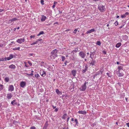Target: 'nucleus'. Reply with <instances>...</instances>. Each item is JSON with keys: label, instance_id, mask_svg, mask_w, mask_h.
Returning <instances> with one entry per match:
<instances>
[{"label": "nucleus", "instance_id": "1", "mask_svg": "<svg viewBox=\"0 0 129 129\" xmlns=\"http://www.w3.org/2000/svg\"><path fill=\"white\" fill-rule=\"evenodd\" d=\"M58 50L56 49H55L53 50L51 52V57H53V58H55V57H57L58 55L57 54V53Z\"/></svg>", "mask_w": 129, "mask_h": 129}, {"label": "nucleus", "instance_id": "2", "mask_svg": "<svg viewBox=\"0 0 129 129\" xmlns=\"http://www.w3.org/2000/svg\"><path fill=\"white\" fill-rule=\"evenodd\" d=\"M86 84H88V82H85L79 88V89L80 91H84L86 89Z\"/></svg>", "mask_w": 129, "mask_h": 129}, {"label": "nucleus", "instance_id": "3", "mask_svg": "<svg viewBox=\"0 0 129 129\" xmlns=\"http://www.w3.org/2000/svg\"><path fill=\"white\" fill-rule=\"evenodd\" d=\"M98 9L101 12H104L105 9V6L103 5H99Z\"/></svg>", "mask_w": 129, "mask_h": 129}, {"label": "nucleus", "instance_id": "4", "mask_svg": "<svg viewBox=\"0 0 129 129\" xmlns=\"http://www.w3.org/2000/svg\"><path fill=\"white\" fill-rule=\"evenodd\" d=\"M79 55L82 58H84L86 55V53L83 51H81L80 52Z\"/></svg>", "mask_w": 129, "mask_h": 129}, {"label": "nucleus", "instance_id": "5", "mask_svg": "<svg viewBox=\"0 0 129 129\" xmlns=\"http://www.w3.org/2000/svg\"><path fill=\"white\" fill-rule=\"evenodd\" d=\"M95 51H94L93 52H90V58L91 59H93V57L95 55Z\"/></svg>", "mask_w": 129, "mask_h": 129}, {"label": "nucleus", "instance_id": "6", "mask_svg": "<svg viewBox=\"0 0 129 129\" xmlns=\"http://www.w3.org/2000/svg\"><path fill=\"white\" fill-rule=\"evenodd\" d=\"M24 41L25 40L24 39H22L20 38L18 39V40L17 41V42L18 43L20 44H21L22 43V42H24Z\"/></svg>", "mask_w": 129, "mask_h": 129}, {"label": "nucleus", "instance_id": "7", "mask_svg": "<svg viewBox=\"0 0 129 129\" xmlns=\"http://www.w3.org/2000/svg\"><path fill=\"white\" fill-rule=\"evenodd\" d=\"M96 31L95 29V28H93L91 29H90L86 31V34H90L93 32Z\"/></svg>", "mask_w": 129, "mask_h": 129}, {"label": "nucleus", "instance_id": "8", "mask_svg": "<svg viewBox=\"0 0 129 129\" xmlns=\"http://www.w3.org/2000/svg\"><path fill=\"white\" fill-rule=\"evenodd\" d=\"M26 83L24 81H22L21 82L20 84V85L21 87L24 88L26 85Z\"/></svg>", "mask_w": 129, "mask_h": 129}, {"label": "nucleus", "instance_id": "9", "mask_svg": "<svg viewBox=\"0 0 129 129\" xmlns=\"http://www.w3.org/2000/svg\"><path fill=\"white\" fill-rule=\"evenodd\" d=\"M14 87L13 85H10L9 86L8 90L12 91L14 90Z\"/></svg>", "mask_w": 129, "mask_h": 129}, {"label": "nucleus", "instance_id": "10", "mask_svg": "<svg viewBox=\"0 0 129 129\" xmlns=\"http://www.w3.org/2000/svg\"><path fill=\"white\" fill-rule=\"evenodd\" d=\"M12 94L11 93H9L7 94V98L8 99H11L12 97Z\"/></svg>", "mask_w": 129, "mask_h": 129}, {"label": "nucleus", "instance_id": "11", "mask_svg": "<svg viewBox=\"0 0 129 129\" xmlns=\"http://www.w3.org/2000/svg\"><path fill=\"white\" fill-rule=\"evenodd\" d=\"M46 19V16H44V15L42 16V18L41 19V21H44L45 19Z\"/></svg>", "mask_w": 129, "mask_h": 129}, {"label": "nucleus", "instance_id": "12", "mask_svg": "<svg viewBox=\"0 0 129 129\" xmlns=\"http://www.w3.org/2000/svg\"><path fill=\"white\" fill-rule=\"evenodd\" d=\"M71 73L73 76L75 77L76 75V71L75 70H74L72 71Z\"/></svg>", "mask_w": 129, "mask_h": 129}, {"label": "nucleus", "instance_id": "13", "mask_svg": "<svg viewBox=\"0 0 129 129\" xmlns=\"http://www.w3.org/2000/svg\"><path fill=\"white\" fill-rule=\"evenodd\" d=\"M95 63L96 62L95 60H94L93 59H92V60L91 62L89 63L90 65L93 66L95 64Z\"/></svg>", "mask_w": 129, "mask_h": 129}, {"label": "nucleus", "instance_id": "14", "mask_svg": "<svg viewBox=\"0 0 129 129\" xmlns=\"http://www.w3.org/2000/svg\"><path fill=\"white\" fill-rule=\"evenodd\" d=\"M78 113L81 114H85L86 113V112L85 111H79Z\"/></svg>", "mask_w": 129, "mask_h": 129}, {"label": "nucleus", "instance_id": "15", "mask_svg": "<svg viewBox=\"0 0 129 129\" xmlns=\"http://www.w3.org/2000/svg\"><path fill=\"white\" fill-rule=\"evenodd\" d=\"M17 20V19L16 18H13L12 19L9 20V21L10 22H12L14 21H15Z\"/></svg>", "mask_w": 129, "mask_h": 129}, {"label": "nucleus", "instance_id": "16", "mask_svg": "<svg viewBox=\"0 0 129 129\" xmlns=\"http://www.w3.org/2000/svg\"><path fill=\"white\" fill-rule=\"evenodd\" d=\"M9 67L11 69H14L16 67L15 65L12 64L9 66Z\"/></svg>", "mask_w": 129, "mask_h": 129}, {"label": "nucleus", "instance_id": "17", "mask_svg": "<svg viewBox=\"0 0 129 129\" xmlns=\"http://www.w3.org/2000/svg\"><path fill=\"white\" fill-rule=\"evenodd\" d=\"M121 45V43L120 42L117 43L115 47L117 48H119Z\"/></svg>", "mask_w": 129, "mask_h": 129}, {"label": "nucleus", "instance_id": "18", "mask_svg": "<svg viewBox=\"0 0 129 129\" xmlns=\"http://www.w3.org/2000/svg\"><path fill=\"white\" fill-rule=\"evenodd\" d=\"M119 74H118V76L119 77H121L123 76L124 75L123 74L121 73H120V71H118Z\"/></svg>", "mask_w": 129, "mask_h": 129}, {"label": "nucleus", "instance_id": "19", "mask_svg": "<svg viewBox=\"0 0 129 129\" xmlns=\"http://www.w3.org/2000/svg\"><path fill=\"white\" fill-rule=\"evenodd\" d=\"M40 74L43 77H44L45 76L46 72L45 71H43V72L41 73V72L40 73Z\"/></svg>", "mask_w": 129, "mask_h": 129}, {"label": "nucleus", "instance_id": "20", "mask_svg": "<svg viewBox=\"0 0 129 129\" xmlns=\"http://www.w3.org/2000/svg\"><path fill=\"white\" fill-rule=\"evenodd\" d=\"M128 39V37L127 35H125L123 36V39L125 40H127Z\"/></svg>", "mask_w": 129, "mask_h": 129}, {"label": "nucleus", "instance_id": "21", "mask_svg": "<svg viewBox=\"0 0 129 129\" xmlns=\"http://www.w3.org/2000/svg\"><path fill=\"white\" fill-rule=\"evenodd\" d=\"M56 92L59 95L60 94H61L62 93L60 91H59L58 89H57L56 90Z\"/></svg>", "mask_w": 129, "mask_h": 129}, {"label": "nucleus", "instance_id": "22", "mask_svg": "<svg viewBox=\"0 0 129 129\" xmlns=\"http://www.w3.org/2000/svg\"><path fill=\"white\" fill-rule=\"evenodd\" d=\"M123 67L120 66H119L118 67V71H120V70H122Z\"/></svg>", "mask_w": 129, "mask_h": 129}, {"label": "nucleus", "instance_id": "23", "mask_svg": "<svg viewBox=\"0 0 129 129\" xmlns=\"http://www.w3.org/2000/svg\"><path fill=\"white\" fill-rule=\"evenodd\" d=\"M9 78L8 77H6L5 79V81L7 82H8L9 81Z\"/></svg>", "mask_w": 129, "mask_h": 129}, {"label": "nucleus", "instance_id": "24", "mask_svg": "<svg viewBox=\"0 0 129 129\" xmlns=\"http://www.w3.org/2000/svg\"><path fill=\"white\" fill-rule=\"evenodd\" d=\"M3 86V85L0 84V91L4 89Z\"/></svg>", "mask_w": 129, "mask_h": 129}, {"label": "nucleus", "instance_id": "25", "mask_svg": "<svg viewBox=\"0 0 129 129\" xmlns=\"http://www.w3.org/2000/svg\"><path fill=\"white\" fill-rule=\"evenodd\" d=\"M67 114H64L62 116V118L63 119H66V118L65 117L67 116Z\"/></svg>", "mask_w": 129, "mask_h": 129}, {"label": "nucleus", "instance_id": "26", "mask_svg": "<svg viewBox=\"0 0 129 129\" xmlns=\"http://www.w3.org/2000/svg\"><path fill=\"white\" fill-rule=\"evenodd\" d=\"M44 32L43 31H41L40 33H39V34H38V35H37V36H39L40 35H41V34H44Z\"/></svg>", "mask_w": 129, "mask_h": 129}, {"label": "nucleus", "instance_id": "27", "mask_svg": "<svg viewBox=\"0 0 129 129\" xmlns=\"http://www.w3.org/2000/svg\"><path fill=\"white\" fill-rule=\"evenodd\" d=\"M35 77L37 78H38L39 77H40V76L38 74H35Z\"/></svg>", "mask_w": 129, "mask_h": 129}, {"label": "nucleus", "instance_id": "28", "mask_svg": "<svg viewBox=\"0 0 129 129\" xmlns=\"http://www.w3.org/2000/svg\"><path fill=\"white\" fill-rule=\"evenodd\" d=\"M62 61H64L65 59V58L64 56H61Z\"/></svg>", "mask_w": 129, "mask_h": 129}, {"label": "nucleus", "instance_id": "29", "mask_svg": "<svg viewBox=\"0 0 129 129\" xmlns=\"http://www.w3.org/2000/svg\"><path fill=\"white\" fill-rule=\"evenodd\" d=\"M101 43L100 41H97L96 43V45L100 46L101 45Z\"/></svg>", "mask_w": 129, "mask_h": 129}, {"label": "nucleus", "instance_id": "30", "mask_svg": "<svg viewBox=\"0 0 129 129\" xmlns=\"http://www.w3.org/2000/svg\"><path fill=\"white\" fill-rule=\"evenodd\" d=\"M5 58V60H5V61H6L7 60H10L11 59L9 57H6Z\"/></svg>", "mask_w": 129, "mask_h": 129}, {"label": "nucleus", "instance_id": "31", "mask_svg": "<svg viewBox=\"0 0 129 129\" xmlns=\"http://www.w3.org/2000/svg\"><path fill=\"white\" fill-rule=\"evenodd\" d=\"M16 102V100H14L12 101L11 102V104L14 105V104L15 102Z\"/></svg>", "mask_w": 129, "mask_h": 129}, {"label": "nucleus", "instance_id": "32", "mask_svg": "<svg viewBox=\"0 0 129 129\" xmlns=\"http://www.w3.org/2000/svg\"><path fill=\"white\" fill-rule=\"evenodd\" d=\"M5 58H0V61H5Z\"/></svg>", "mask_w": 129, "mask_h": 129}, {"label": "nucleus", "instance_id": "33", "mask_svg": "<svg viewBox=\"0 0 129 129\" xmlns=\"http://www.w3.org/2000/svg\"><path fill=\"white\" fill-rule=\"evenodd\" d=\"M26 75L29 76H33L34 75V74H32V73H30V74H29L28 73H26Z\"/></svg>", "mask_w": 129, "mask_h": 129}, {"label": "nucleus", "instance_id": "34", "mask_svg": "<svg viewBox=\"0 0 129 129\" xmlns=\"http://www.w3.org/2000/svg\"><path fill=\"white\" fill-rule=\"evenodd\" d=\"M67 63H69V62L68 61H67V60L65 61V62H64V65H63V66H65L66 65H67Z\"/></svg>", "mask_w": 129, "mask_h": 129}, {"label": "nucleus", "instance_id": "35", "mask_svg": "<svg viewBox=\"0 0 129 129\" xmlns=\"http://www.w3.org/2000/svg\"><path fill=\"white\" fill-rule=\"evenodd\" d=\"M13 55L12 54H11L9 55V57L11 58V59L13 58Z\"/></svg>", "mask_w": 129, "mask_h": 129}, {"label": "nucleus", "instance_id": "36", "mask_svg": "<svg viewBox=\"0 0 129 129\" xmlns=\"http://www.w3.org/2000/svg\"><path fill=\"white\" fill-rule=\"evenodd\" d=\"M78 48H77L75 49V50H74L75 52H76L78 51H79V50H78Z\"/></svg>", "mask_w": 129, "mask_h": 129}, {"label": "nucleus", "instance_id": "37", "mask_svg": "<svg viewBox=\"0 0 129 129\" xmlns=\"http://www.w3.org/2000/svg\"><path fill=\"white\" fill-rule=\"evenodd\" d=\"M114 24L115 25V26H117L118 24V22L117 21H116L114 23Z\"/></svg>", "mask_w": 129, "mask_h": 129}, {"label": "nucleus", "instance_id": "38", "mask_svg": "<svg viewBox=\"0 0 129 129\" xmlns=\"http://www.w3.org/2000/svg\"><path fill=\"white\" fill-rule=\"evenodd\" d=\"M37 43H38V42L37 41H36L35 42H34V43L31 44V45H34V44H36Z\"/></svg>", "mask_w": 129, "mask_h": 129}, {"label": "nucleus", "instance_id": "39", "mask_svg": "<svg viewBox=\"0 0 129 129\" xmlns=\"http://www.w3.org/2000/svg\"><path fill=\"white\" fill-rule=\"evenodd\" d=\"M40 2L41 4L42 5H44V1L43 0H41Z\"/></svg>", "mask_w": 129, "mask_h": 129}, {"label": "nucleus", "instance_id": "40", "mask_svg": "<svg viewBox=\"0 0 129 129\" xmlns=\"http://www.w3.org/2000/svg\"><path fill=\"white\" fill-rule=\"evenodd\" d=\"M126 17V16L124 14L123 15H121V17L122 18L125 17Z\"/></svg>", "mask_w": 129, "mask_h": 129}, {"label": "nucleus", "instance_id": "41", "mask_svg": "<svg viewBox=\"0 0 129 129\" xmlns=\"http://www.w3.org/2000/svg\"><path fill=\"white\" fill-rule=\"evenodd\" d=\"M20 48V47H18L17 48H13V50H19Z\"/></svg>", "mask_w": 129, "mask_h": 129}, {"label": "nucleus", "instance_id": "42", "mask_svg": "<svg viewBox=\"0 0 129 129\" xmlns=\"http://www.w3.org/2000/svg\"><path fill=\"white\" fill-rule=\"evenodd\" d=\"M78 29H76L73 31V33L76 34V33Z\"/></svg>", "mask_w": 129, "mask_h": 129}, {"label": "nucleus", "instance_id": "43", "mask_svg": "<svg viewBox=\"0 0 129 129\" xmlns=\"http://www.w3.org/2000/svg\"><path fill=\"white\" fill-rule=\"evenodd\" d=\"M88 69V66L86 65L85 66L84 69H85L86 71Z\"/></svg>", "mask_w": 129, "mask_h": 129}, {"label": "nucleus", "instance_id": "44", "mask_svg": "<svg viewBox=\"0 0 129 129\" xmlns=\"http://www.w3.org/2000/svg\"><path fill=\"white\" fill-rule=\"evenodd\" d=\"M87 71L85 69H83L82 70V72L83 73H85V72Z\"/></svg>", "mask_w": 129, "mask_h": 129}, {"label": "nucleus", "instance_id": "45", "mask_svg": "<svg viewBox=\"0 0 129 129\" xmlns=\"http://www.w3.org/2000/svg\"><path fill=\"white\" fill-rule=\"evenodd\" d=\"M102 52L104 54H106V51L105 50H103L102 51Z\"/></svg>", "mask_w": 129, "mask_h": 129}, {"label": "nucleus", "instance_id": "46", "mask_svg": "<svg viewBox=\"0 0 129 129\" xmlns=\"http://www.w3.org/2000/svg\"><path fill=\"white\" fill-rule=\"evenodd\" d=\"M42 40V39H38L37 41V42L38 43L40 41L41 42V41Z\"/></svg>", "mask_w": 129, "mask_h": 129}, {"label": "nucleus", "instance_id": "47", "mask_svg": "<svg viewBox=\"0 0 129 129\" xmlns=\"http://www.w3.org/2000/svg\"><path fill=\"white\" fill-rule=\"evenodd\" d=\"M75 122L76 123V124H77L78 123V120H77V119H75Z\"/></svg>", "mask_w": 129, "mask_h": 129}, {"label": "nucleus", "instance_id": "48", "mask_svg": "<svg viewBox=\"0 0 129 129\" xmlns=\"http://www.w3.org/2000/svg\"><path fill=\"white\" fill-rule=\"evenodd\" d=\"M30 129H36V127L34 126H32L30 127Z\"/></svg>", "mask_w": 129, "mask_h": 129}, {"label": "nucleus", "instance_id": "49", "mask_svg": "<svg viewBox=\"0 0 129 129\" xmlns=\"http://www.w3.org/2000/svg\"><path fill=\"white\" fill-rule=\"evenodd\" d=\"M13 122L14 124H16V123H17L18 122L17 121L14 120L13 121Z\"/></svg>", "mask_w": 129, "mask_h": 129}, {"label": "nucleus", "instance_id": "50", "mask_svg": "<svg viewBox=\"0 0 129 129\" xmlns=\"http://www.w3.org/2000/svg\"><path fill=\"white\" fill-rule=\"evenodd\" d=\"M58 108H56L55 109L54 111L56 112H57L58 111Z\"/></svg>", "mask_w": 129, "mask_h": 129}, {"label": "nucleus", "instance_id": "51", "mask_svg": "<svg viewBox=\"0 0 129 129\" xmlns=\"http://www.w3.org/2000/svg\"><path fill=\"white\" fill-rule=\"evenodd\" d=\"M28 63L29 64V65L31 66L32 65V63L30 61H29L28 62Z\"/></svg>", "mask_w": 129, "mask_h": 129}, {"label": "nucleus", "instance_id": "52", "mask_svg": "<svg viewBox=\"0 0 129 129\" xmlns=\"http://www.w3.org/2000/svg\"><path fill=\"white\" fill-rule=\"evenodd\" d=\"M129 14V13H128V12H126L124 14H125V15L126 16V15H128Z\"/></svg>", "mask_w": 129, "mask_h": 129}, {"label": "nucleus", "instance_id": "53", "mask_svg": "<svg viewBox=\"0 0 129 129\" xmlns=\"http://www.w3.org/2000/svg\"><path fill=\"white\" fill-rule=\"evenodd\" d=\"M59 13L60 14H61L62 13V11H61V10H59Z\"/></svg>", "mask_w": 129, "mask_h": 129}, {"label": "nucleus", "instance_id": "54", "mask_svg": "<svg viewBox=\"0 0 129 129\" xmlns=\"http://www.w3.org/2000/svg\"><path fill=\"white\" fill-rule=\"evenodd\" d=\"M106 74L109 77H111V76H110L109 75V73H107Z\"/></svg>", "mask_w": 129, "mask_h": 129}, {"label": "nucleus", "instance_id": "55", "mask_svg": "<svg viewBox=\"0 0 129 129\" xmlns=\"http://www.w3.org/2000/svg\"><path fill=\"white\" fill-rule=\"evenodd\" d=\"M52 106L53 109H55L56 107V106H54L53 105H52Z\"/></svg>", "mask_w": 129, "mask_h": 129}, {"label": "nucleus", "instance_id": "56", "mask_svg": "<svg viewBox=\"0 0 129 129\" xmlns=\"http://www.w3.org/2000/svg\"><path fill=\"white\" fill-rule=\"evenodd\" d=\"M4 10V9H0V12H2V11H3Z\"/></svg>", "mask_w": 129, "mask_h": 129}, {"label": "nucleus", "instance_id": "57", "mask_svg": "<svg viewBox=\"0 0 129 129\" xmlns=\"http://www.w3.org/2000/svg\"><path fill=\"white\" fill-rule=\"evenodd\" d=\"M126 125H127V126H128V127H129V123H126Z\"/></svg>", "mask_w": 129, "mask_h": 129}, {"label": "nucleus", "instance_id": "58", "mask_svg": "<svg viewBox=\"0 0 129 129\" xmlns=\"http://www.w3.org/2000/svg\"><path fill=\"white\" fill-rule=\"evenodd\" d=\"M34 37H35V36H33V35H31L30 36V37L31 38H34Z\"/></svg>", "mask_w": 129, "mask_h": 129}, {"label": "nucleus", "instance_id": "59", "mask_svg": "<svg viewBox=\"0 0 129 129\" xmlns=\"http://www.w3.org/2000/svg\"><path fill=\"white\" fill-rule=\"evenodd\" d=\"M43 129H46V127L45 126L43 127Z\"/></svg>", "mask_w": 129, "mask_h": 129}, {"label": "nucleus", "instance_id": "60", "mask_svg": "<svg viewBox=\"0 0 129 129\" xmlns=\"http://www.w3.org/2000/svg\"><path fill=\"white\" fill-rule=\"evenodd\" d=\"M69 119H70V117H68V118H67V122H68V121H69Z\"/></svg>", "mask_w": 129, "mask_h": 129}, {"label": "nucleus", "instance_id": "61", "mask_svg": "<svg viewBox=\"0 0 129 129\" xmlns=\"http://www.w3.org/2000/svg\"><path fill=\"white\" fill-rule=\"evenodd\" d=\"M57 3V2L55 1H54V5H55Z\"/></svg>", "mask_w": 129, "mask_h": 129}, {"label": "nucleus", "instance_id": "62", "mask_svg": "<svg viewBox=\"0 0 129 129\" xmlns=\"http://www.w3.org/2000/svg\"><path fill=\"white\" fill-rule=\"evenodd\" d=\"M55 5H53L52 6V7L53 8H55Z\"/></svg>", "mask_w": 129, "mask_h": 129}, {"label": "nucleus", "instance_id": "63", "mask_svg": "<svg viewBox=\"0 0 129 129\" xmlns=\"http://www.w3.org/2000/svg\"><path fill=\"white\" fill-rule=\"evenodd\" d=\"M33 53H30L29 54V55L30 56H32L33 55Z\"/></svg>", "mask_w": 129, "mask_h": 129}, {"label": "nucleus", "instance_id": "64", "mask_svg": "<svg viewBox=\"0 0 129 129\" xmlns=\"http://www.w3.org/2000/svg\"><path fill=\"white\" fill-rule=\"evenodd\" d=\"M17 29V28H14V29H13V30H14V31H15L16 29Z\"/></svg>", "mask_w": 129, "mask_h": 129}]
</instances>
